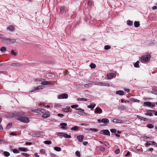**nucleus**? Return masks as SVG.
<instances>
[{"label":"nucleus","mask_w":157,"mask_h":157,"mask_svg":"<svg viewBox=\"0 0 157 157\" xmlns=\"http://www.w3.org/2000/svg\"><path fill=\"white\" fill-rule=\"evenodd\" d=\"M151 57L150 54L149 53H147L146 56H142L140 57V61L143 63L148 62L150 60Z\"/></svg>","instance_id":"obj_1"},{"label":"nucleus","mask_w":157,"mask_h":157,"mask_svg":"<svg viewBox=\"0 0 157 157\" xmlns=\"http://www.w3.org/2000/svg\"><path fill=\"white\" fill-rule=\"evenodd\" d=\"M17 120L20 121L25 123H27L29 122V118L23 116H20L18 118Z\"/></svg>","instance_id":"obj_2"},{"label":"nucleus","mask_w":157,"mask_h":157,"mask_svg":"<svg viewBox=\"0 0 157 157\" xmlns=\"http://www.w3.org/2000/svg\"><path fill=\"white\" fill-rule=\"evenodd\" d=\"M16 40L14 39L7 38L3 40V42L6 44H9L13 43L15 42Z\"/></svg>","instance_id":"obj_3"},{"label":"nucleus","mask_w":157,"mask_h":157,"mask_svg":"<svg viewBox=\"0 0 157 157\" xmlns=\"http://www.w3.org/2000/svg\"><path fill=\"white\" fill-rule=\"evenodd\" d=\"M57 135L59 136H62L66 138H71V136L64 132H58Z\"/></svg>","instance_id":"obj_4"},{"label":"nucleus","mask_w":157,"mask_h":157,"mask_svg":"<svg viewBox=\"0 0 157 157\" xmlns=\"http://www.w3.org/2000/svg\"><path fill=\"white\" fill-rule=\"evenodd\" d=\"M144 105L147 106L154 107L155 106V103H151L149 101H146L144 103Z\"/></svg>","instance_id":"obj_5"},{"label":"nucleus","mask_w":157,"mask_h":157,"mask_svg":"<svg viewBox=\"0 0 157 157\" xmlns=\"http://www.w3.org/2000/svg\"><path fill=\"white\" fill-rule=\"evenodd\" d=\"M68 97V95L67 94H61L59 95L58 96V98L59 99L67 98Z\"/></svg>","instance_id":"obj_6"},{"label":"nucleus","mask_w":157,"mask_h":157,"mask_svg":"<svg viewBox=\"0 0 157 157\" xmlns=\"http://www.w3.org/2000/svg\"><path fill=\"white\" fill-rule=\"evenodd\" d=\"M76 109L77 110H80L78 112V114L82 116H83L84 115H86V113L84 112V110L82 109L81 108H76Z\"/></svg>","instance_id":"obj_7"},{"label":"nucleus","mask_w":157,"mask_h":157,"mask_svg":"<svg viewBox=\"0 0 157 157\" xmlns=\"http://www.w3.org/2000/svg\"><path fill=\"white\" fill-rule=\"evenodd\" d=\"M102 110L100 107H97L96 108L95 110L94 113L96 114H100L102 113Z\"/></svg>","instance_id":"obj_8"},{"label":"nucleus","mask_w":157,"mask_h":157,"mask_svg":"<svg viewBox=\"0 0 157 157\" xmlns=\"http://www.w3.org/2000/svg\"><path fill=\"white\" fill-rule=\"evenodd\" d=\"M155 113V111L154 110H149L145 114L146 115L151 116H152V114Z\"/></svg>","instance_id":"obj_9"},{"label":"nucleus","mask_w":157,"mask_h":157,"mask_svg":"<svg viewBox=\"0 0 157 157\" xmlns=\"http://www.w3.org/2000/svg\"><path fill=\"white\" fill-rule=\"evenodd\" d=\"M84 137V136L82 135H79L77 136V138L78 141L80 142H83Z\"/></svg>","instance_id":"obj_10"},{"label":"nucleus","mask_w":157,"mask_h":157,"mask_svg":"<svg viewBox=\"0 0 157 157\" xmlns=\"http://www.w3.org/2000/svg\"><path fill=\"white\" fill-rule=\"evenodd\" d=\"M116 75L113 73H111L108 75L107 77L108 79H111L115 77Z\"/></svg>","instance_id":"obj_11"},{"label":"nucleus","mask_w":157,"mask_h":157,"mask_svg":"<svg viewBox=\"0 0 157 157\" xmlns=\"http://www.w3.org/2000/svg\"><path fill=\"white\" fill-rule=\"evenodd\" d=\"M51 84H52V82H51L46 81L45 80L42 81L41 83V84L42 85H47Z\"/></svg>","instance_id":"obj_12"},{"label":"nucleus","mask_w":157,"mask_h":157,"mask_svg":"<svg viewBox=\"0 0 157 157\" xmlns=\"http://www.w3.org/2000/svg\"><path fill=\"white\" fill-rule=\"evenodd\" d=\"M105 135L110 136V132L108 130H104L101 131Z\"/></svg>","instance_id":"obj_13"},{"label":"nucleus","mask_w":157,"mask_h":157,"mask_svg":"<svg viewBox=\"0 0 157 157\" xmlns=\"http://www.w3.org/2000/svg\"><path fill=\"white\" fill-rule=\"evenodd\" d=\"M50 116V113L48 111H47L46 113H45V114H44L42 116V117L43 118H47L49 117Z\"/></svg>","instance_id":"obj_14"},{"label":"nucleus","mask_w":157,"mask_h":157,"mask_svg":"<svg viewBox=\"0 0 157 157\" xmlns=\"http://www.w3.org/2000/svg\"><path fill=\"white\" fill-rule=\"evenodd\" d=\"M42 86H37L36 87H35L34 90L30 91V92H34L36 90H39L40 89H42V88H40L41 87H42Z\"/></svg>","instance_id":"obj_15"},{"label":"nucleus","mask_w":157,"mask_h":157,"mask_svg":"<svg viewBox=\"0 0 157 157\" xmlns=\"http://www.w3.org/2000/svg\"><path fill=\"white\" fill-rule=\"evenodd\" d=\"M11 66L13 67H18L21 66V65L19 63H12L11 64Z\"/></svg>","instance_id":"obj_16"},{"label":"nucleus","mask_w":157,"mask_h":157,"mask_svg":"<svg viewBox=\"0 0 157 157\" xmlns=\"http://www.w3.org/2000/svg\"><path fill=\"white\" fill-rule=\"evenodd\" d=\"M67 124L65 123H62L60 124V125L61 126V128L62 129H65V127L67 126Z\"/></svg>","instance_id":"obj_17"},{"label":"nucleus","mask_w":157,"mask_h":157,"mask_svg":"<svg viewBox=\"0 0 157 157\" xmlns=\"http://www.w3.org/2000/svg\"><path fill=\"white\" fill-rule=\"evenodd\" d=\"M116 93L117 94L120 95H124V92L121 90H118L116 92Z\"/></svg>","instance_id":"obj_18"},{"label":"nucleus","mask_w":157,"mask_h":157,"mask_svg":"<svg viewBox=\"0 0 157 157\" xmlns=\"http://www.w3.org/2000/svg\"><path fill=\"white\" fill-rule=\"evenodd\" d=\"M7 29L8 30H9L10 31H13L14 29V27L12 25L8 27L7 28Z\"/></svg>","instance_id":"obj_19"},{"label":"nucleus","mask_w":157,"mask_h":157,"mask_svg":"<svg viewBox=\"0 0 157 157\" xmlns=\"http://www.w3.org/2000/svg\"><path fill=\"white\" fill-rule=\"evenodd\" d=\"M101 121L103 123H108L109 122V120L108 119L103 118L101 120Z\"/></svg>","instance_id":"obj_20"},{"label":"nucleus","mask_w":157,"mask_h":157,"mask_svg":"<svg viewBox=\"0 0 157 157\" xmlns=\"http://www.w3.org/2000/svg\"><path fill=\"white\" fill-rule=\"evenodd\" d=\"M31 111L37 113H40V108L33 109L31 110Z\"/></svg>","instance_id":"obj_21"},{"label":"nucleus","mask_w":157,"mask_h":157,"mask_svg":"<svg viewBox=\"0 0 157 157\" xmlns=\"http://www.w3.org/2000/svg\"><path fill=\"white\" fill-rule=\"evenodd\" d=\"M113 121L114 122L117 123H122V121L120 120L114 119H113Z\"/></svg>","instance_id":"obj_22"},{"label":"nucleus","mask_w":157,"mask_h":157,"mask_svg":"<svg viewBox=\"0 0 157 157\" xmlns=\"http://www.w3.org/2000/svg\"><path fill=\"white\" fill-rule=\"evenodd\" d=\"M77 100L78 101H87V99L85 98H78L77 99Z\"/></svg>","instance_id":"obj_23"},{"label":"nucleus","mask_w":157,"mask_h":157,"mask_svg":"<svg viewBox=\"0 0 157 157\" xmlns=\"http://www.w3.org/2000/svg\"><path fill=\"white\" fill-rule=\"evenodd\" d=\"M71 129V130L74 131H77L78 129V127L77 126H75L73 127H72Z\"/></svg>","instance_id":"obj_24"},{"label":"nucleus","mask_w":157,"mask_h":157,"mask_svg":"<svg viewBox=\"0 0 157 157\" xmlns=\"http://www.w3.org/2000/svg\"><path fill=\"white\" fill-rule=\"evenodd\" d=\"M134 25L136 27H138L140 26V23L138 21H135L134 23Z\"/></svg>","instance_id":"obj_25"},{"label":"nucleus","mask_w":157,"mask_h":157,"mask_svg":"<svg viewBox=\"0 0 157 157\" xmlns=\"http://www.w3.org/2000/svg\"><path fill=\"white\" fill-rule=\"evenodd\" d=\"M18 150L20 151L25 152H26L27 151V150L26 148L23 147H19Z\"/></svg>","instance_id":"obj_26"},{"label":"nucleus","mask_w":157,"mask_h":157,"mask_svg":"<svg viewBox=\"0 0 157 157\" xmlns=\"http://www.w3.org/2000/svg\"><path fill=\"white\" fill-rule=\"evenodd\" d=\"M96 106V104H92L90 105H88L87 107L89 108H94Z\"/></svg>","instance_id":"obj_27"},{"label":"nucleus","mask_w":157,"mask_h":157,"mask_svg":"<svg viewBox=\"0 0 157 157\" xmlns=\"http://www.w3.org/2000/svg\"><path fill=\"white\" fill-rule=\"evenodd\" d=\"M6 48L4 47H1L0 49V51L2 52H5V51H6Z\"/></svg>","instance_id":"obj_28"},{"label":"nucleus","mask_w":157,"mask_h":157,"mask_svg":"<svg viewBox=\"0 0 157 157\" xmlns=\"http://www.w3.org/2000/svg\"><path fill=\"white\" fill-rule=\"evenodd\" d=\"M15 115L19 116L21 115H24L25 114V113L23 112H19L15 113Z\"/></svg>","instance_id":"obj_29"},{"label":"nucleus","mask_w":157,"mask_h":157,"mask_svg":"<svg viewBox=\"0 0 157 157\" xmlns=\"http://www.w3.org/2000/svg\"><path fill=\"white\" fill-rule=\"evenodd\" d=\"M101 86H110V84L109 83H108L101 82Z\"/></svg>","instance_id":"obj_30"},{"label":"nucleus","mask_w":157,"mask_h":157,"mask_svg":"<svg viewBox=\"0 0 157 157\" xmlns=\"http://www.w3.org/2000/svg\"><path fill=\"white\" fill-rule=\"evenodd\" d=\"M92 86V84L89 83V84H85L84 85V86L86 88H89V87H91Z\"/></svg>","instance_id":"obj_31"},{"label":"nucleus","mask_w":157,"mask_h":157,"mask_svg":"<svg viewBox=\"0 0 157 157\" xmlns=\"http://www.w3.org/2000/svg\"><path fill=\"white\" fill-rule=\"evenodd\" d=\"M90 67L91 68H94L96 67V65L95 64L92 63L90 65Z\"/></svg>","instance_id":"obj_32"},{"label":"nucleus","mask_w":157,"mask_h":157,"mask_svg":"<svg viewBox=\"0 0 157 157\" xmlns=\"http://www.w3.org/2000/svg\"><path fill=\"white\" fill-rule=\"evenodd\" d=\"M54 149L56 151H61V148L60 147H55L54 148Z\"/></svg>","instance_id":"obj_33"},{"label":"nucleus","mask_w":157,"mask_h":157,"mask_svg":"<svg viewBox=\"0 0 157 157\" xmlns=\"http://www.w3.org/2000/svg\"><path fill=\"white\" fill-rule=\"evenodd\" d=\"M139 61H137L136 63H135L134 64V66L135 67H139Z\"/></svg>","instance_id":"obj_34"},{"label":"nucleus","mask_w":157,"mask_h":157,"mask_svg":"<svg viewBox=\"0 0 157 157\" xmlns=\"http://www.w3.org/2000/svg\"><path fill=\"white\" fill-rule=\"evenodd\" d=\"M40 113L42 114H44L46 113V112L44 109L40 108Z\"/></svg>","instance_id":"obj_35"},{"label":"nucleus","mask_w":157,"mask_h":157,"mask_svg":"<svg viewBox=\"0 0 157 157\" xmlns=\"http://www.w3.org/2000/svg\"><path fill=\"white\" fill-rule=\"evenodd\" d=\"M133 22L130 20H128L127 21V24L131 26L132 25Z\"/></svg>","instance_id":"obj_36"},{"label":"nucleus","mask_w":157,"mask_h":157,"mask_svg":"<svg viewBox=\"0 0 157 157\" xmlns=\"http://www.w3.org/2000/svg\"><path fill=\"white\" fill-rule=\"evenodd\" d=\"M147 126L149 128H151L154 127V125L152 124H147Z\"/></svg>","instance_id":"obj_37"},{"label":"nucleus","mask_w":157,"mask_h":157,"mask_svg":"<svg viewBox=\"0 0 157 157\" xmlns=\"http://www.w3.org/2000/svg\"><path fill=\"white\" fill-rule=\"evenodd\" d=\"M44 143L47 144H52V142L50 141L46 140L44 142Z\"/></svg>","instance_id":"obj_38"},{"label":"nucleus","mask_w":157,"mask_h":157,"mask_svg":"<svg viewBox=\"0 0 157 157\" xmlns=\"http://www.w3.org/2000/svg\"><path fill=\"white\" fill-rule=\"evenodd\" d=\"M4 155L6 157H8L10 155V153L7 151H4Z\"/></svg>","instance_id":"obj_39"},{"label":"nucleus","mask_w":157,"mask_h":157,"mask_svg":"<svg viewBox=\"0 0 157 157\" xmlns=\"http://www.w3.org/2000/svg\"><path fill=\"white\" fill-rule=\"evenodd\" d=\"M152 141H147L146 143V146H147V145L152 144Z\"/></svg>","instance_id":"obj_40"},{"label":"nucleus","mask_w":157,"mask_h":157,"mask_svg":"<svg viewBox=\"0 0 157 157\" xmlns=\"http://www.w3.org/2000/svg\"><path fill=\"white\" fill-rule=\"evenodd\" d=\"M88 130L90 131H91L94 132H96L98 131V129H97L94 128H90Z\"/></svg>","instance_id":"obj_41"},{"label":"nucleus","mask_w":157,"mask_h":157,"mask_svg":"<svg viewBox=\"0 0 157 157\" xmlns=\"http://www.w3.org/2000/svg\"><path fill=\"white\" fill-rule=\"evenodd\" d=\"M95 85H97L99 86H101V82H92Z\"/></svg>","instance_id":"obj_42"},{"label":"nucleus","mask_w":157,"mask_h":157,"mask_svg":"<svg viewBox=\"0 0 157 157\" xmlns=\"http://www.w3.org/2000/svg\"><path fill=\"white\" fill-rule=\"evenodd\" d=\"M63 111L64 112L68 113L69 111V109L67 108H64L63 109Z\"/></svg>","instance_id":"obj_43"},{"label":"nucleus","mask_w":157,"mask_h":157,"mask_svg":"<svg viewBox=\"0 0 157 157\" xmlns=\"http://www.w3.org/2000/svg\"><path fill=\"white\" fill-rule=\"evenodd\" d=\"M45 80V79L43 78H39L36 79L35 81H38L40 82H42L43 81H44Z\"/></svg>","instance_id":"obj_44"},{"label":"nucleus","mask_w":157,"mask_h":157,"mask_svg":"<svg viewBox=\"0 0 157 157\" xmlns=\"http://www.w3.org/2000/svg\"><path fill=\"white\" fill-rule=\"evenodd\" d=\"M11 54L14 56H16L17 55L16 52H15L13 50H12L11 52Z\"/></svg>","instance_id":"obj_45"},{"label":"nucleus","mask_w":157,"mask_h":157,"mask_svg":"<svg viewBox=\"0 0 157 157\" xmlns=\"http://www.w3.org/2000/svg\"><path fill=\"white\" fill-rule=\"evenodd\" d=\"M12 125L11 123H9L6 126V128L9 129L10 128Z\"/></svg>","instance_id":"obj_46"},{"label":"nucleus","mask_w":157,"mask_h":157,"mask_svg":"<svg viewBox=\"0 0 157 157\" xmlns=\"http://www.w3.org/2000/svg\"><path fill=\"white\" fill-rule=\"evenodd\" d=\"M75 154L78 157H80L81 156L80 153L78 151H76L75 152Z\"/></svg>","instance_id":"obj_47"},{"label":"nucleus","mask_w":157,"mask_h":157,"mask_svg":"<svg viewBox=\"0 0 157 157\" xmlns=\"http://www.w3.org/2000/svg\"><path fill=\"white\" fill-rule=\"evenodd\" d=\"M143 138L144 139H147V138H148L150 140H151V139H152V138L151 137H147V136H144L143 137Z\"/></svg>","instance_id":"obj_48"},{"label":"nucleus","mask_w":157,"mask_h":157,"mask_svg":"<svg viewBox=\"0 0 157 157\" xmlns=\"http://www.w3.org/2000/svg\"><path fill=\"white\" fill-rule=\"evenodd\" d=\"M110 46L108 45L105 46L104 47V48L105 50L109 49H110Z\"/></svg>","instance_id":"obj_49"},{"label":"nucleus","mask_w":157,"mask_h":157,"mask_svg":"<svg viewBox=\"0 0 157 157\" xmlns=\"http://www.w3.org/2000/svg\"><path fill=\"white\" fill-rule=\"evenodd\" d=\"M78 105H72L71 106V107L72 108H77L78 107Z\"/></svg>","instance_id":"obj_50"},{"label":"nucleus","mask_w":157,"mask_h":157,"mask_svg":"<svg viewBox=\"0 0 157 157\" xmlns=\"http://www.w3.org/2000/svg\"><path fill=\"white\" fill-rule=\"evenodd\" d=\"M119 109L123 110L124 109V105H122L119 107Z\"/></svg>","instance_id":"obj_51"},{"label":"nucleus","mask_w":157,"mask_h":157,"mask_svg":"<svg viewBox=\"0 0 157 157\" xmlns=\"http://www.w3.org/2000/svg\"><path fill=\"white\" fill-rule=\"evenodd\" d=\"M110 131L112 133H115L117 131V130L116 129L114 128L111 129Z\"/></svg>","instance_id":"obj_52"},{"label":"nucleus","mask_w":157,"mask_h":157,"mask_svg":"<svg viewBox=\"0 0 157 157\" xmlns=\"http://www.w3.org/2000/svg\"><path fill=\"white\" fill-rule=\"evenodd\" d=\"M21 154L22 155H24L25 157H29V155L27 153H22Z\"/></svg>","instance_id":"obj_53"},{"label":"nucleus","mask_w":157,"mask_h":157,"mask_svg":"<svg viewBox=\"0 0 157 157\" xmlns=\"http://www.w3.org/2000/svg\"><path fill=\"white\" fill-rule=\"evenodd\" d=\"M13 152L14 153H19V151L17 149H14L13 150Z\"/></svg>","instance_id":"obj_54"},{"label":"nucleus","mask_w":157,"mask_h":157,"mask_svg":"<svg viewBox=\"0 0 157 157\" xmlns=\"http://www.w3.org/2000/svg\"><path fill=\"white\" fill-rule=\"evenodd\" d=\"M132 101L134 102H139L140 101L139 100L136 99H133L132 100Z\"/></svg>","instance_id":"obj_55"},{"label":"nucleus","mask_w":157,"mask_h":157,"mask_svg":"<svg viewBox=\"0 0 157 157\" xmlns=\"http://www.w3.org/2000/svg\"><path fill=\"white\" fill-rule=\"evenodd\" d=\"M40 151L42 154H44L45 153V150L44 149H41Z\"/></svg>","instance_id":"obj_56"},{"label":"nucleus","mask_w":157,"mask_h":157,"mask_svg":"<svg viewBox=\"0 0 157 157\" xmlns=\"http://www.w3.org/2000/svg\"><path fill=\"white\" fill-rule=\"evenodd\" d=\"M5 38V36L2 34H0V39H2Z\"/></svg>","instance_id":"obj_57"},{"label":"nucleus","mask_w":157,"mask_h":157,"mask_svg":"<svg viewBox=\"0 0 157 157\" xmlns=\"http://www.w3.org/2000/svg\"><path fill=\"white\" fill-rule=\"evenodd\" d=\"M104 144L106 146H109V144L107 142H104Z\"/></svg>","instance_id":"obj_58"},{"label":"nucleus","mask_w":157,"mask_h":157,"mask_svg":"<svg viewBox=\"0 0 157 157\" xmlns=\"http://www.w3.org/2000/svg\"><path fill=\"white\" fill-rule=\"evenodd\" d=\"M120 152V150L119 149H117L115 151V153L116 154H118Z\"/></svg>","instance_id":"obj_59"},{"label":"nucleus","mask_w":157,"mask_h":157,"mask_svg":"<svg viewBox=\"0 0 157 157\" xmlns=\"http://www.w3.org/2000/svg\"><path fill=\"white\" fill-rule=\"evenodd\" d=\"M57 115L60 117H62L64 116V115L62 114L59 113Z\"/></svg>","instance_id":"obj_60"},{"label":"nucleus","mask_w":157,"mask_h":157,"mask_svg":"<svg viewBox=\"0 0 157 157\" xmlns=\"http://www.w3.org/2000/svg\"><path fill=\"white\" fill-rule=\"evenodd\" d=\"M61 105L59 104H56L55 105V107H60L61 106Z\"/></svg>","instance_id":"obj_61"},{"label":"nucleus","mask_w":157,"mask_h":157,"mask_svg":"<svg viewBox=\"0 0 157 157\" xmlns=\"http://www.w3.org/2000/svg\"><path fill=\"white\" fill-rule=\"evenodd\" d=\"M137 117L138 118L141 119V120H142L143 119V118H144L140 116L139 115H137Z\"/></svg>","instance_id":"obj_62"},{"label":"nucleus","mask_w":157,"mask_h":157,"mask_svg":"<svg viewBox=\"0 0 157 157\" xmlns=\"http://www.w3.org/2000/svg\"><path fill=\"white\" fill-rule=\"evenodd\" d=\"M88 144V143L87 141H84L83 142V144L85 145H87Z\"/></svg>","instance_id":"obj_63"},{"label":"nucleus","mask_w":157,"mask_h":157,"mask_svg":"<svg viewBox=\"0 0 157 157\" xmlns=\"http://www.w3.org/2000/svg\"><path fill=\"white\" fill-rule=\"evenodd\" d=\"M88 5L90 6H91L92 5V2L90 1H88Z\"/></svg>","instance_id":"obj_64"}]
</instances>
